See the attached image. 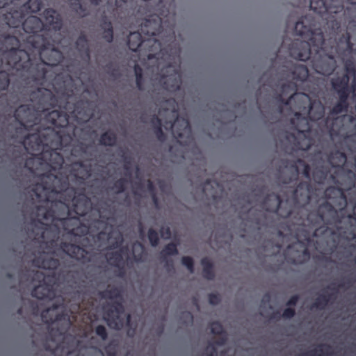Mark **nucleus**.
<instances>
[{
  "label": "nucleus",
  "mask_w": 356,
  "mask_h": 356,
  "mask_svg": "<svg viewBox=\"0 0 356 356\" xmlns=\"http://www.w3.org/2000/svg\"><path fill=\"white\" fill-rule=\"evenodd\" d=\"M10 175L23 189L20 200L26 244L20 258L39 270L29 273L31 296L52 302L53 311L67 312L96 296L120 304L122 287L103 282L106 264L121 268L129 259L118 248L122 234L113 226L114 205L99 196L102 179L92 177L90 159L60 152H7Z\"/></svg>",
  "instance_id": "nucleus-1"
},
{
  "label": "nucleus",
  "mask_w": 356,
  "mask_h": 356,
  "mask_svg": "<svg viewBox=\"0 0 356 356\" xmlns=\"http://www.w3.org/2000/svg\"><path fill=\"white\" fill-rule=\"evenodd\" d=\"M309 75L302 64L289 63L277 73L278 100L293 113L290 131L281 134L277 183L281 195L257 202L283 220L279 236L296 242L286 251H353L356 245V118L324 119L325 107L304 92H295ZM256 193V191H254Z\"/></svg>",
  "instance_id": "nucleus-2"
},
{
  "label": "nucleus",
  "mask_w": 356,
  "mask_h": 356,
  "mask_svg": "<svg viewBox=\"0 0 356 356\" xmlns=\"http://www.w3.org/2000/svg\"><path fill=\"white\" fill-rule=\"evenodd\" d=\"M46 24L29 16L22 24V43L16 35H0V90L10 81L13 92L1 110L9 115L3 135L7 152H60L71 157H90L84 124L92 117L95 104L82 81L90 62L88 40L79 36L75 48L81 61L64 59L55 44L67 49L71 40L61 35L58 13L43 12Z\"/></svg>",
  "instance_id": "nucleus-3"
},
{
  "label": "nucleus",
  "mask_w": 356,
  "mask_h": 356,
  "mask_svg": "<svg viewBox=\"0 0 356 356\" xmlns=\"http://www.w3.org/2000/svg\"><path fill=\"white\" fill-rule=\"evenodd\" d=\"M143 17L136 20V26L139 29L131 31L127 37V45L132 51L140 52V56L147 58V72L151 74L152 90L151 97L158 107V113L167 118L164 124L155 114L150 120V124L157 139L163 142L165 135L162 127L166 130H171L172 134L179 143L189 144L192 139V131L187 119L179 117L175 106L166 108L174 103V100L167 99V92H175L181 86V75L177 68L164 59V49L161 43L154 36L160 33L162 24L168 22L165 19L170 15L169 9L159 10L156 7L145 6L139 4L138 10Z\"/></svg>",
  "instance_id": "nucleus-4"
},
{
  "label": "nucleus",
  "mask_w": 356,
  "mask_h": 356,
  "mask_svg": "<svg viewBox=\"0 0 356 356\" xmlns=\"http://www.w3.org/2000/svg\"><path fill=\"white\" fill-rule=\"evenodd\" d=\"M316 17L306 15L298 20L294 26L295 33L302 40L296 39L289 45L291 57L300 61L309 60L312 69L318 74L330 76L337 67V59L341 57L335 51L340 38L346 35H340L339 30L341 23H348L344 17L338 18L339 26L333 29L331 23L327 24L324 13Z\"/></svg>",
  "instance_id": "nucleus-5"
},
{
  "label": "nucleus",
  "mask_w": 356,
  "mask_h": 356,
  "mask_svg": "<svg viewBox=\"0 0 356 356\" xmlns=\"http://www.w3.org/2000/svg\"><path fill=\"white\" fill-rule=\"evenodd\" d=\"M346 3L350 5H356V0H309L310 9L314 12L324 15L327 24L331 23L333 29L339 26L337 19L341 17H346L351 22L354 18V10L356 8H348L344 10L342 3Z\"/></svg>",
  "instance_id": "nucleus-6"
},
{
  "label": "nucleus",
  "mask_w": 356,
  "mask_h": 356,
  "mask_svg": "<svg viewBox=\"0 0 356 356\" xmlns=\"http://www.w3.org/2000/svg\"><path fill=\"white\" fill-rule=\"evenodd\" d=\"M42 6L40 0H29L26 3H22L21 0L17 1L16 9L13 12H8L3 15L6 25L10 29V32L7 35H16L19 38V44H21L22 34H24L22 19L25 17V13H37L41 9Z\"/></svg>",
  "instance_id": "nucleus-7"
},
{
  "label": "nucleus",
  "mask_w": 356,
  "mask_h": 356,
  "mask_svg": "<svg viewBox=\"0 0 356 356\" xmlns=\"http://www.w3.org/2000/svg\"><path fill=\"white\" fill-rule=\"evenodd\" d=\"M352 286V281L350 278L341 280L339 283L332 282L329 285L324 287L317 296L312 304V307L323 310L330 302H333L337 298L339 290H348Z\"/></svg>",
  "instance_id": "nucleus-8"
},
{
  "label": "nucleus",
  "mask_w": 356,
  "mask_h": 356,
  "mask_svg": "<svg viewBox=\"0 0 356 356\" xmlns=\"http://www.w3.org/2000/svg\"><path fill=\"white\" fill-rule=\"evenodd\" d=\"M103 317L107 321L108 325L114 330H120L127 327V334L130 337H134L137 325L131 322V313H103Z\"/></svg>",
  "instance_id": "nucleus-9"
},
{
  "label": "nucleus",
  "mask_w": 356,
  "mask_h": 356,
  "mask_svg": "<svg viewBox=\"0 0 356 356\" xmlns=\"http://www.w3.org/2000/svg\"><path fill=\"white\" fill-rule=\"evenodd\" d=\"M350 76H352L344 69V72L340 74L338 72L331 79V86L333 90L338 96H349L350 90L348 87Z\"/></svg>",
  "instance_id": "nucleus-10"
},
{
  "label": "nucleus",
  "mask_w": 356,
  "mask_h": 356,
  "mask_svg": "<svg viewBox=\"0 0 356 356\" xmlns=\"http://www.w3.org/2000/svg\"><path fill=\"white\" fill-rule=\"evenodd\" d=\"M128 183L129 180L127 178H120L115 181L113 185L108 187V188L109 192L115 195H120L124 193V198L121 201H118V204L122 205L124 204L127 202H128V194L124 193Z\"/></svg>",
  "instance_id": "nucleus-11"
},
{
  "label": "nucleus",
  "mask_w": 356,
  "mask_h": 356,
  "mask_svg": "<svg viewBox=\"0 0 356 356\" xmlns=\"http://www.w3.org/2000/svg\"><path fill=\"white\" fill-rule=\"evenodd\" d=\"M220 184L214 180L207 179L202 186L203 195L207 198L216 200L218 197V191H220Z\"/></svg>",
  "instance_id": "nucleus-12"
},
{
  "label": "nucleus",
  "mask_w": 356,
  "mask_h": 356,
  "mask_svg": "<svg viewBox=\"0 0 356 356\" xmlns=\"http://www.w3.org/2000/svg\"><path fill=\"white\" fill-rule=\"evenodd\" d=\"M209 328L212 334L220 336V338L213 343L217 346H223L227 340V334L222 325L218 321H214L210 323Z\"/></svg>",
  "instance_id": "nucleus-13"
},
{
  "label": "nucleus",
  "mask_w": 356,
  "mask_h": 356,
  "mask_svg": "<svg viewBox=\"0 0 356 356\" xmlns=\"http://www.w3.org/2000/svg\"><path fill=\"white\" fill-rule=\"evenodd\" d=\"M101 30L102 31V38L105 41L110 43L113 40V31L112 24L106 17L102 18L101 22Z\"/></svg>",
  "instance_id": "nucleus-14"
},
{
  "label": "nucleus",
  "mask_w": 356,
  "mask_h": 356,
  "mask_svg": "<svg viewBox=\"0 0 356 356\" xmlns=\"http://www.w3.org/2000/svg\"><path fill=\"white\" fill-rule=\"evenodd\" d=\"M20 0H0V15L1 21L3 24H6L3 19V15L8 12H13L16 9L17 1Z\"/></svg>",
  "instance_id": "nucleus-15"
},
{
  "label": "nucleus",
  "mask_w": 356,
  "mask_h": 356,
  "mask_svg": "<svg viewBox=\"0 0 356 356\" xmlns=\"http://www.w3.org/2000/svg\"><path fill=\"white\" fill-rule=\"evenodd\" d=\"M331 346L328 344H319L316 348L305 353L303 356H329L332 355Z\"/></svg>",
  "instance_id": "nucleus-16"
},
{
  "label": "nucleus",
  "mask_w": 356,
  "mask_h": 356,
  "mask_svg": "<svg viewBox=\"0 0 356 356\" xmlns=\"http://www.w3.org/2000/svg\"><path fill=\"white\" fill-rule=\"evenodd\" d=\"M68 5L70 9L79 17H86L89 11L80 0H70Z\"/></svg>",
  "instance_id": "nucleus-17"
},
{
  "label": "nucleus",
  "mask_w": 356,
  "mask_h": 356,
  "mask_svg": "<svg viewBox=\"0 0 356 356\" xmlns=\"http://www.w3.org/2000/svg\"><path fill=\"white\" fill-rule=\"evenodd\" d=\"M339 101L334 105L330 111V115H337L346 111L348 108V96H338Z\"/></svg>",
  "instance_id": "nucleus-18"
},
{
  "label": "nucleus",
  "mask_w": 356,
  "mask_h": 356,
  "mask_svg": "<svg viewBox=\"0 0 356 356\" xmlns=\"http://www.w3.org/2000/svg\"><path fill=\"white\" fill-rule=\"evenodd\" d=\"M354 18L351 22H349L348 25H347L346 35L343 36V38H350L353 47L356 48V10H354ZM341 38H342V37Z\"/></svg>",
  "instance_id": "nucleus-19"
},
{
  "label": "nucleus",
  "mask_w": 356,
  "mask_h": 356,
  "mask_svg": "<svg viewBox=\"0 0 356 356\" xmlns=\"http://www.w3.org/2000/svg\"><path fill=\"white\" fill-rule=\"evenodd\" d=\"M201 265L203 267L202 273L205 279L212 280L214 279V273L213 272V265L208 258L204 257L201 259Z\"/></svg>",
  "instance_id": "nucleus-20"
},
{
  "label": "nucleus",
  "mask_w": 356,
  "mask_h": 356,
  "mask_svg": "<svg viewBox=\"0 0 356 356\" xmlns=\"http://www.w3.org/2000/svg\"><path fill=\"white\" fill-rule=\"evenodd\" d=\"M117 141L116 135L111 131H106L103 133L99 138V143L104 146L113 147Z\"/></svg>",
  "instance_id": "nucleus-21"
},
{
  "label": "nucleus",
  "mask_w": 356,
  "mask_h": 356,
  "mask_svg": "<svg viewBox=\"0 0 356 356\" xmlns=\"http://www.w3.org/2000/svg\"><path fill=\"white\" fill-rule=\"evenodd\" d=\"M144 251V247L140 243L135 242L133 243L131 252L134 259L136 263H140L143 261Z\"/></svg>",
  "instance_id": "nucleus-22"
},
{
  "label": "nucleus",
  "mask_w": 356,
  "mask_h": 356,
  "mask_svg": "<svg viewBox=\"0 0 356 356\" xmlns=\"http://www.w3.org/2000/svg\"><path fill=\"white\" fill-rule=\"evenodd\" d=\"M134 70L136 76V84L137 88L140 91H145L146 88L143 85L144 79L143 76L142 68L138 64H135Z\"/></svg>",
  "instance_id": "nucleus-23"
},
{
  "label": "nucleus",
  "mask_w": 356,
  "mask_h": 356,
  "mask_svg": "<svg viewBox=\"0 0 356 356\" xmlns=\"http://www.w3.org/2000/svg\"><path fill=\"white\" fill-rule=\"evenodd\" d=\"M140 3L144 4L145 6L156 7L159 10L160 8L168 9L165 7V0H140Z\"/></svg>",
  "instance_id": "nucleus-24"
},
{
  "label": "nucleus",
  "mask_w": 356,
  "mask_h": 356,
  "mask_svg": "<svg viewBox=\"0 0 356 356\" xmlns=\"http://www.w3.org/2000/svg\"><path fill=\"white\" fill-rule=\"evenodd\" d=\"M271 296L269 293H265L261 300L260 307L263 309H269L270 312H276L270 302Z\"/></svg>",
  "instance_id": "nucleus-25"
},
{
  "label": "nucleus",
  "mask_w": 356,
  "mask_h": 356,
  "mask_svg": "<svg viewBox=\"0 0 356 356\" xmlns=\"http://www.w3.org/2000/svg\"><path fill=\"white\" fill-rule=\"evenodd\" d=\"M147 238L152 247H156L159 243V235L156 231L150 228L148 230Z\"/></svg>",
  "instance_id": "nucleus-26"
},
{
  "label": "nucleus",
  "mask_w": 356,
  "mask_h": 356,
  "mask_svg": "<svg viewBox=\"0 0 356 356\" xmlns=\"http://www.w3.org/2000/svg\"><path fill=\"white\" fill-rule=\"evenodd\" d=\"M162 254L172 256L176 255L178 254V250L177 248V245L175 243H170L165 246L163 250L161 252Z\"/></svg>",
  "instance_id": "nucleus-27"
},
{
  "label": "nucleus",
  "mask_w": 356,
  "mask_h": 356,
  "mask_svg": "<svg viewBox=\"0 0 356 356\" xmlns=\"http://www.w3.org/2000/svg\"><path fill=\"white\" fill-rule=\"evenodd\" d=\"M181 264L184 266L191 273H193V260L190 257H183L181 258Z\"/></svg>",
  "instance_id": "nucleus-28"
},
{
  "label": "nucleus",
  "mask_w": 356,
  "mask_h": 356,
  "mask_svg": "<svg viewBox=\"0 0 356 356\" xmlns=\"http://www.w3.org/2000/svg\"><path fill=\"white\" fill-rule=\"evenodd\" d=\"M299 299L298 295L292 296L286 302V305L288 307L285 308L282 312H295L294 309H291V307L295 306Z\"/></svg>",
  "instance_id": "nucleus-29"
},
{
  "label": "nucleus",
  "mask_w": 356,
  "mask_h": 356,
  "mask_svg": "<svg viewBox=\"0 0 356 356\" xmlns=\"http://www.w3.org/2000/svg\"><path fill=\"white\" fill-rule=\"evenodd\" d=\"M105 353L107 356H117V345L113 343H108L104 348Z\"/></svg>",
  "instance_id": "nucleus-30"
},
{
  "label": "nucleus",
  "mask_w": 356,
  "mask_h": 356,
  "mask_svg": "<svg viewBox=\"0 0 356 356\" xmlns=\"http://www.w3.org/2000/svg\"><path fill=\"white\" fill-rule=\"evenodd\" d=\"M95 333L100 337L102 340H106L108 337V333L104 325H99L95 328Z\"/></svg>",
  "instance_id": "nucleus-31"
},
{
  "label": "nucleus",
  "mask_w": 356,
  "mask_h": 356,
  "mask_svg": "<svg viewBox=\"0 0 356 356\" xmlns=\"http://www.w3.org/2000/svg\"><path fill=\"white\" fill-rule=\"evenodd\" d=\"M161 236L164 239H169L171 237V231L168 226H162L160 229Z\"/></svg>",
  "instance_id": "nucleus-32"
},
{
  "label": "nucleus",
  "mask_w": 356,
  "mask_h": 356,
  "mask_svg": "<svg viewBox=\"0 0 356 356\" xmlns=\"http://www.w3.org/2000/svg\"><path fill=\"white\" fill-rule=\"evenodd\" d=\"M124 169L126 171V176L130 179L132 175V171L131 169V161L127 158H124Z\"/></svg>",
  "instance_id": "nucleus-33"
},
{
  "label": "nucleus",
  "mask_w": 356,
  "mask_h": 356,
  "mask_svg": "<svg viewBox=\"0 0 356 356\" xmlns=\"http://www.w3.org/2000/svg\"><path fill=\"white\" fill-rule=\"evenodd\" d=\"M209 302L211 305H216L219 303L220 298L217 294L211 293L209 296Z\"/></svg>",
  "instance_id": "nucleus-34"
},
{
  "label": "nucleus",
  "mask_w": 356,
  "mask_h": 356,
  "mask_svg": "<svg viewBox=\"0 0 356 356\" xmlns=\"http://www.w3.org/2000/svg\"><path fill=\"white\" fill-rule=\"evenodd\" d=\"M214 345L216 344L213 343V344H209L207 348L208 356H215L216 355L217 350Z\"/></svg>",
  "instance_id": "nucleus-35"
},
{
  "label": "nucleus",
  "mask_w": 356,
  "mask_h": 356,
  "mask_svg": "<svg viewBox=\"0 0 356 356\" xmlns=\"http://www.w3.org/2000/svg\"><path fill=\"white\" fill-rule=\"evenodd\" d=\"M273 314H282L284 318H292L296 316L297 313H273Z\"/></svg>",
  "instance_id": "nucleus-36"
},
{
  "label": "nucleus",
  "mask_w": 356,
  "mask_h": 356,
  "mask_svg": "<svg viewBox=\"0 0 356 356\" xmlns=\"http://www.w3.org/2000/svg\"><path fill=\"white\" fill-rule=\"evenodd\" d=\"M95 312H99L98 310H96ZM101 312H119L117 309V307H110V308H103Z\"/></svg>",
  "instance_id": "nucleus-37"
},
{
  "label": "nucleus",
  "mask_w": 356,
  "mask_h": 356,
  "mask_svg": "<svg viewBox=\"0 0 356 356\" xmlns=\"http://www.w3.org/2000/svg\"><path fill=\"white\" fill-rule=\"evenodd\" d=\"M152 201L154 202V204L155 205L156 207H157L158 205H159V202H158L157 197H156V195L154 193H153L152 195Z\"/></svg>",
  "instance_id": "nucleus-38"
},
{
  "label": "nucleus",
  "mask_w": 356,
  "mask_h": 356,
  "mask_svg": "<svg viewBox=\"0 0 356 356\" xmlns=\"http://www.w3.org/2000/svg\"><path fill=\"white\" fill-rule=\"evenodd\" d=\"M138 231L140 236L144 234L143 227L141 222H139L138 224Z\"/></svg>",
  "instance_id": "nucleus-39"
},
{
  "label": "nucleus",
  "mask_w": 356,
  "mask_h": 356,
  "mask_svg": "<svg viewBox=\"0 0 356 356\" xmlns=\"http://www.w3.org/2000/svg\"><path fill=\"white\" fill-rule=\"evenodd\" d=\"M254 224H256L257 225H259L260 223H261V221H260V219L259 218V217H255L253 220Z\"/></svg>",
  "instance_id": "nucleus-40"
},
{
  "label": "nucleus",
  "mask_w": 356,
  "mask_h": 356,
  "mask_svg": "<svg viewBox=\"0 0 356 356\" xmlns=\"http://www.w3.org/2000/svg\"><path fill=\"white\" fill-rule=\"evenodd\" d=\"M68 314H69V313H64V312L58 313V315L56 316V318H58L60 317V316L70 317V315H68Z\"/></svg>",
  "instance_id": "nucleus-41"
},
{
  "label": "nucleus",
  "mask_w": 356,
  "mask_h": 356,
  "mask_svg": "<svg viewBox=\"0 0 356 356\" xmlns=\"http://www.w3.org/2000/svg\"><path fill=\"white\" fill-rule=\"evenodd\" d=\"M90 1L92 4H94L95 6L98 5L99 3V2L101 1V0H90Z\"/></svg>",
  "instance_id": "nucleus-42"
},
{
  "label": "nucleus",
  "mask_w": 356,
  "mask_h": 356,
  "mask_svg": "<svg viewBox=\"0 0 356 356\" xmlns=\"http://www.w3.org/2000/svg\"><path fill=\"white\" fill-rule=\"evenodd\" d=\"M32 314H36V315L39 314V313H32ZM48 314L49 313H43V312L40 313V314H41V317L42 318L46 317V315Z\"/></svg>",
  "instance_id": "nucleus-43"
},
{
  "label": "nucleus",
  "mask_w": 356,
  "mask_h": 356,
  "mask_svg": "<svg viewBox=\"0 0 356 356\" xmlns=\"http://www.w3.org/2000/svg\"><path fill=\"white\" fill-rule=\"evenodd\" d=\"M147 186H148L149 190H150V191L153 190V184L151 181L148 182Z\"/></svg>",
  "instance_id": "nucleus-44"
},
{
  "label": "nucleus",
  "mask_w": 356,
  "mask_h": 356,
  "mask_svg": "<svg viewBox=\"0 0 356 356\" xmlns=\"http://www.w3.org/2000/svg\"><path fill=\"white\" fill-rule=\"evenodd\" d=\"M44 348L47 350L54 352V350L51 349L50 347L47 343L44 344Z\"/></svg>",
  "instance_id": "nucleus-45"
},
{
  "label": "nucleus",
  "mask_w": 356,
  "mask_h": 356,
  "mask_svg": "<svg viewBox=\"0 0 356 356\" xmlns=\"http://www.w3.org/2000/svg\"><path fill=\"white\" fill-rule=\"evenodd\" d=\"M140 120H141V122H143V123H147V120L145 119L143 115H142L140 117Z\"/></svg>",
  "instance_id": "nucleus-46"
},
{
  "label": "nucleus",
  "mask_w": 356,
  "mask_h": 356,
  "mask_svg": "<svg viewBox=\"0 0 356 356\" xmlns=\"http://www.w3.org/2000/svg\"><path fill=\"white\" fill-rule=\"evenodd\" d=\"M275 248H276V249H277V250H277V252H279V251L280 250V249H281V248H282V247H281V245H275Z\"/></svg>",
  "instance_id": "nucleus-47"
},
{
  "label": "nucleus",
  "mask_w": 356,
  "mask_h": 356,
  "mask_svg": "<svg viewBox=\"0 0 356 356\" xmlns=\"http://www.w3.org/2000/svg\"><path fill=\"white\" fill-rule=\"evenodd\" d=\"M253 213V209L251 208V209H248V215H252Z\"/></svg>",
  "instance_id": "nucleus-48"
},
{
  "label": "nucleus",
  "mask_w": 356,
  "mask_h": 356,
  "mask_svg": "<svg viewBox=\"0 0 356 356\" xmlns=\"http://www.w3.org/2000/svg\"><path fill=\"white\" fill-rule=\"evenodd\" d=\"M163 332V327L161 326L159 329V333L161 334Z\"/></svg>",
  "instance_id": "nucleus-49"
},
{
  "label": "nucleus",
  "mask_w": 356,
  "mask_h": 356,
  "mask_svg": "<svg viewBox=\"0 0 356 356\" xmlns=\"http://www.w3.org/2000/svg\"><path fill=\"white\" fill-rule=\"evenodd\" d=\"M43 312H51V308H50V307L47 308V309H44Z\"/></svg>",
  "instance_id": "nucleus-50"
},
{
  "label": "nucleus",
  "mask_w": 356,
  "mask_h": 356,
  "mask_svg": "<svg viewBox=\"0 0 356 356\" xmlns=\"http://www.w3.org/2000/svg\"><path fill=\"white\" fill-rule=\"evenodd\" d=\"M7 276H8V278H11L12 275H11V274H10V273H8V274L7 275Z\"/></svg>",
  "instance_id": "nucleus-51"
},
{
  "label": "nucleus",
  "mask_w": 356,
  "mask_h": 356,
  "mask_svg": "<svg viewBox=\"0 0 356 356\" xmlns=\"http://www.w3.org/2000/svg\"><path fill=\"white\" fill-rule=\"evenodd\" d=\"M354 262H355V264H356V255H355V258H354Z\"/></svg>",
  "instance_id": "nucleus-52"
},
{
  "label": "nucleus",
  "mask_w": 356,
  "mask_h": 356,
  "mask_svg": "<svg viewBox=\"0 0 356 356\" xmlns=\"http://www.w3.org/2000/svg\"><path fill=\"white\" fill-rule=\"evenodd\" d=\"M57 332H58V334H59L60 335H61V334H62V332H60L59 330H57Z\"/></svg>",
  "instance_id": "nucleus-53"
},
{
  "label": "nucleus",
  "mask_w": 356,
  "mask_h": 356,
  "mask_svg": "<svg viewBox=\"0 0 356 356\" xmlns=\"http://www.w3.org/2000/svg\"><path fill=\"white\" fill-rule=\"evenodd\" d=\"M17 312H22V310L19 309Z\"/></svg>",
  "instance_id": "nucleus-54"
},
{
  "label": "nucleus",
  "mask_w": 356,
  "mask_h": 356,
  "mask_svg": "<svg viewBox=\"0 0 356 356\" xmlns=\"http://www.w3.org/2000/svg\"><path fill=\"white\" fill-rule=\"evenodd\" d=\"M139 170L138 167L136 166V170L138 171Z\"/></svg>",
  "instance_id": "nucleus-55"
},
{
  "label": "nucleus",
  "mask_w": 356,
  "mask_h": 356,
  "mask_svg": "<svg viewBox=\"0 0 356 356\" xmlns=\"http://www.w3.org/2000/svg\"><path fill=\"white\" fill-rule=\"evenodd\" d=\"M54 332V329L51 330V332ZM50 334L51 335V333H50Z\"/></svg>",
  "instance_id": "nucleus-56"
},
{
  "label": "nucleus",
  "mask_w": 356,
  "mask_h": 356,
  "mask_svg": "<svg viewBox=\"0 0 356 356\" xmlns=\"http://www.w3.org/2000/svg\"><path fill=\"white\" fill-rule=\"evenodd\" d=\"M122 1L125 2V1H127V0H122Z\"/></svg>",
  "instance_id": "nucleus-57"
}]
</instances>
